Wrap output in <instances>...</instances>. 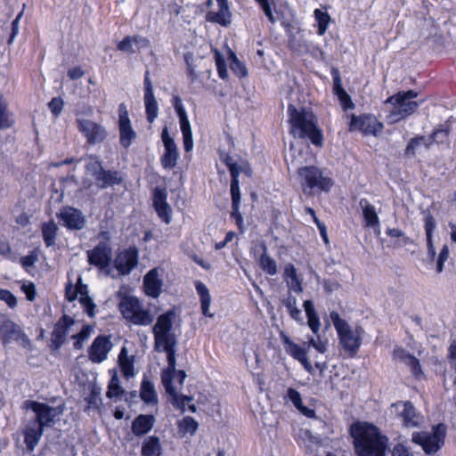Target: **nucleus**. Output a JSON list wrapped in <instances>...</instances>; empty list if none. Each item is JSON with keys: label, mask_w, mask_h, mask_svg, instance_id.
<instances>
[{"label": "nucleus", "mask_w": 456, "mask_h": 456, "mask_svg": "<svg viewBox=\"0 0 456 456\" xmlns=\"http://www.w3.org/2000/svg\"><path fill=\"white\" fill-rule=\"evenodd\" d=\"M351 436L358 456H385L387 440L374 425L356 422L351 426Z\"/></svg>", "instance_id": "f257e3e1"}, {"label": "nucleus", "mask_w": 456, "mask_h": 456, "mask_svg": "<svg viewBox=\"0 0 456 456\" xmlns=\"http://www.w3.org/2000/svg\"><path fill=\"white\" fill-rule=\"evenodd\" d=\"M290 133L295 138H308L316 146L322 144V134L317 126L314 113L305 108L297 110L294 105L288 107Z\"/></svg>", "instance_id": "f03ea898"}, {"label": "nucleus", "mask_w": 456, "mask_h": 456, "mask_svg": "<svg viewBox=\"0 0 456 456\" xmlns=\"http://www.w3.org/2000/svg\"><path fill=\"white\" fill-rule=\"evenodd\" d=\"M158 352H165L167 354V367L161 373V382L165 387L167 393L171 396L172 403L181 409L185 410V405L193 400L192 396H180L178 395V387L172 385L174 378L178 379L180 386L183 385L186 378L184 370H175V353L176 346H169L166 349H156Z\"/></svg>", "instance_id": "7ed1b4c3"}, {"label": "nucleus", "mask_w": 456, "mask_h": 456, "mask_svg": "<svg viewBox=\"0 0 456 456\" xmlns=\"http://www.w3.org/2000/svg\"><path fill=\"white\" fill-rule=\"evenodd\" d=\"M419 94L413 90L402 91L388 97L385 101V104H390L391 109L387 115L390 123H397L402 119L415 113L419 103L413 99L417 98Z\"/></svg>", "instance_id": "20e7f679"}, {"label": "nucleus", "mask_w": 456, "mask_h": 456, "mask_svg": "<svg viewBox=\"0 0 456 456\" xmlns=\"http://www.w3.org/2000/svg\"><path fill=\"white\" fill-rule=\"evenodd\" d=\"M176 314L174 310H168L160 314L152 327L155 349H166L169 346H176L177 336L175 331Z\"/></svg>", "instance_id": "39448f33"}, {"label": "nucleus", "mask_w": 456, "mask_h": 456, "mask_svg": "<svg viewBox=\"0 0 456 456\" xmlns=\"http://www.w3.org/2000/svg\"><path fill=\"white\" fill-rule=\"evenodd\" d=\"M118 308L122 316L134 325L148 326L154 320L151 309L134 296L124 297L119 302Z\"/></svg>", "instance_id": "423d86ee"}, {"label": "nucleus", "mask_w": 456, "mask_h": 456, "mask_svg": "<svg viewBox=\"0 0 456 456\" xmlns=\"http://www.w3.org/2000/svg\"><path fill=\"white\" fill-rule=\"evenodd\" d=\"M297 177L305 194H312L315 189L329 191L333 185L332 180L323 176L322 171L314 166L298 168Z\"/></svg>", "instance_id": "0eeeda50"}, {"label": "nucleus", "mask_w": 456, "mask_h": 456, "mask_svg": "<svg viewBox=\"0 0 456 456\" xmlns=\"http://www.w3.org/2000/svg\"><path fill=\"white\" fill-rule=\"evenodd\" d=\"M330 319L338 332L339 342L345 351L354 355L361 346V329H352L349 324L340 318L337 312L330 313Z\"/></svg>", "instance_id": "6e6552de"}, {"label": "nucleus", "mask_w": 456, "mask_h": 456, "mask_svg": "<svg viewBox=\"0 0 456 456\" xmlns=\"http://www.w3.org/2000/svg\"><path fill=\"white\" fill-rule=\"evenodd\" d=\"M24 404L27 409L32 411L31 418L44 428L53 427L56 419L63 413L65 409L63 404L53 407L37 401H26Z\"/></svg>", "instance_id": "1a4fd4ad"}, {"label": "nucleus", "mask_w": 456, "mask_h": 456, "mask_svg": "<svg viewBox=\"0 0 456 456\" xmlns=\"http://www.w3.org/2000/svg\"><path fill=\"white\" fill-rule=\"evenodd\" d=\"M0 340L4 346L12 342H16L24 348L30 346V339L23 329L4 315L0 316Z\"/></svg>", "instance_id": "9d476101"}, {"label": "nucleus", "mask_w": 456, "mask_h": 456, "mask_svg": "<svg viewBox=\"0 0 456 456\" xmlns=\"http://www.w3.org/2000/svg\"><path fill=\"white\" fill-rule=\"evenodd\" d=\"M445 434L444 425L440 424L433 428L431 432L414 433L412 441L421 445L426 453L436 452L443 444Z\"/></svg>", "instance_id": "9b49d317"}, {"label": "nucleus", "mask_w": 456, "mask_h": 456, "mask_svg": "<svg viewBox=\"0 0 456 456\" xmlns=\"http://www.w3.org/2000/svg\"><path fill=\"white\" fill-rule=\"evenodd\" d=\"M76 122L89 144L100 143L107 138V130L101 124L86 118H78Z\"/></svg>", "instance_id": "f8f14e48"}, {"label": "nucleus", "mask_w": 456, "mask_h": 456, "mask_svg": "<svg viewBox=\"0 0 456 456\" xmlns=\"http://www.w3.org/2000/svg\"><path fill=\"white\" fill-rule=\"evenodd\" d=\"M80 281L81 279L79 278L76 288H73L72 284L66 286V298L71 302L79 296L78 300L84 307L85 312L90 317H94L96 305L93 299L87 295V287L83 285Z\"/></svg>", "instance_id": "ddd939ff"}, {"label": "nucleus", "mask_w": 456, "mask_h": 456, "mask_svg": "<svg viewBox=\"0 0 456 456\" xmlns=\"http://www.w3.org/2000/svg\"><path fill=\"white\" fill-rule=\"evenodd\" d=\"M383 126L372 115H360L353 114L349 124V131H359L365 134H377L381 132Z\"/></svg>", "instance_id": "4468645a"}, {"label": "nucleus", "mask_w": 456, "mask_h": 456, "mask_svg": "<svg viewBox=\"0 0 456 456\" xmlns=\"http://www.w3.org/2000/svg\"><path fill=\"white\" fill-rule=\"evenodd\" d=\"M174 108L179 118L180 127L183 139L184 151L189 152L193 148L192 132L187 117V113L179 96L174 97Z\"/></svg>", "instance_id": "2eb2a0df"}, {"label": "nucleus", "mask_w": 456, "mask_h": 456, "mask_svg": "<svg viewBox=\"0 0 456 456\" xmlns=\"http://www.w3.org/2000/svg\"><path fill=\"white\" fill-rule=\"evenodd\" d=\"M60 223L69 230H82L86 226V216L72 207H63L57 214Z\"/></svg>", "instance_id": "dca6fc26"}, {"label": "nucleus", "mask_w": 456, "mask_h": 456, "mask_svg": "<svg viewBox=\"0 0 456 456\" xmlns=\"http://www.w3.org/2000/svg\"><path fill=\"white\" fill-rule=\"evenodd\" d=\"M77 322L68 315H63L54 325L51 335V343L55 350L66 341L67 336L73 330Z\"/></svg>", "instance_id": "f3484780"}, {"label": "nucleus", "mask_w": 456, "mask_h": 456, "mask_svg": "<svg viewBox=\"0 0 456 456\" xmlns=\"http://www.w3.org/2000/svg\"><path fill=\"white\" fill-rule=\"evenodd\" d=\"M138 264V251L135 248H129L119 251L115 259L114 266L119 275H126Z\"/></svg>", "instance_id": "a211bd4d"}, {"label": "nucleus", "mask_w": 456, "mask_h": 456, "mask_svg": "<svg viewBox=\"0 0 456 456\" xmlns=\"http://www.w3.org/2000/svg\"><path fill=\"white\" fill-rule=\"evenodd\" d=\"M113 346L112 342L107 336H98L94 338L92 345L88 348V358L94 363H101L104 362L108 354Z\"/></svg>", "instance_id": "6ab92c4d"}, {"label": "nucleus", "mask_w": 456, "mask_h": 456, "mask_svg": "<svg viewBox=\"0 0 456 456\" xmlns=\"http://www.w3.org/2000/svg\"><path fill=\"white\" fill-rule=\"evenodd\" d=\"M86 255L89 265L104 269L111 261V248L109 243L102 241L93 249L87 250Z\"/></svg>", "instance_id": "aec40b11"}, {"label": "nucleus", "mask_w": 456, "mask_h": 456, "mask_svg": "<svg viewBox=\"0 0 456 456\" xmlns=\"http://www.w3.org/2000/svg\"><path fill=\"white\" fill-rule=\"evenodd\" d=\"M392 411L398 416L406 428H414L419 424V417L416 414L415 408L410 402H397L393 403Z\"/></svg>", "instance_id": "412c9836"}, {"label": "nucleus", "mask_w": 456, "mask_h": 456, "mask_svg": "<svg viewBox=\"0 0 456 456\" xmlns=\"http://www.w3.org/2000/svg\"><path fill=\"white\" fill-rule=\"evenodd\" d=\"M44 429L45 428L32 418L25 421L22 434L24 436V443L28 451L32 452L37 445L44 434Z\"/></svg>", "instance_id": "4be33fe9"}, {"label": "nucleus", "mask_w": 456, "mask_h": 456, "mask_svg": "<svg viewBox=\"0 0 456 456\" xmlns=\"http://www.w3.org/2000/svg\"><path fill=\"white\" fill-rule=\"evenodd\" d=\"M161 137L165 146V153L161 158V164L165 168H172L176 165L178 158L176 144L173 138L170 137L167 127L163 129Z\"/></svg>", "instance_id": "5701e85b"}, {"label": "nucleus", "mask_w": 456, "mask_h": 456, "mask_svg": "<svg viewBox=\"0 0 456 456\" xmlns=\"http://www.w3.org/2000/svg\"><path fill=\"white\" fill-rule=\"evenodd\" d=\"M153 205L159 216L166 223L169 224L172 218V209L167 202V193L159 188L154 191Z\"/></svg>", "instance_id": "b1692460"}, {"label": "nucleus", "mask_w": 456, "mask_h": 456, "mask_svg": "<svg viewBox=\"0 0 456 456\" xmlns=\"http://www.w3.org/2000/svg\"><path fill=\"white\" fill-rule=\"evenodd\" d=\"M150 46V42L146 37L141 36H127L120 41L117 47L119 51L126 53H135L140 51L142 48H148Z\"/></svg>", "instance_id": "393cba45"}, {"label": "nucleus", "mask_w": 456, "mask_h": 456, "mask_svg": "<svg viewBox=\"0 0 456 456\" xmlns=\"http://www.w3.org/2000/svg\"><path fill=\"white\" fill-rule=\"evenodd\" d=\"M218 11H211L207 14V20L218 23L222 26H228L231 23V13L227 0H216Z\"/></svg>", "instance_id": "a878e982"}, {"label": "nucleus", "mask_w": 456, "mask_h": 456, "mask_svg": "<svg viewBox=\"0 0 456 456\" xmlns=\"http://www.w3.org/2000/svg\"><path fill=\"white\" fill-rule=\"evenodd\" d=\"M119 142L124 148H128L136 138V132L133 129L129 117L125 114L118 120Z\"/></svg>", "instance_id": "bb28decb"}, {"label": "nucleus", "mask_w": 456, "mask_h": 456, "mask_svg": "<svg viewBox=\"0 0 456 456\" xmlns=\"http://www.w3.org/2000/svg\"><path fill=\"white\" fill-rule=\"evenodd\" d=\"M145 293L152 297H157L161 291V281L156 269L151 270L144 277Z\"/></svg>", "instance_id": "cd10ccee"}, {"label": "nucleus", "mask_w": 456, "mask_h": 456, "mask_svg": "<svg viewBox=\"0 0 456 456\" xmlns=\"http://www.w3.org/2000/svg\"><path fill=\"white\" fill-rule=\"evenodd\" d=\"M154 421L152 415H139L132 424V431L137 436H143L151 430Z\"/></svg>", "instance_id": "c85d7f7f"}, {"label": "nucleus", "mask_w": 456, "mask_h": 456, "mask_svg": "<svg viewBox=\"0 0 456 456\" xmlns=\"http://www.w3.org/2000/svg\"><path fill=\"white\" fill-rule=\"evenodd\" d=\"M436 228V223L432 215L428 214L425 216V232L428 246V254L431 261L435 260L436 252L433 243V232Z\"/></svg>", "instance_id": "c756f323"}, {"label": "nucleus", "mask_w": 456, "mask_h": 456, "mask_svg": "<svg viewBox=\"0 0 456 456\" xmlns=\"http://www.w3.org/2000/svg\"><path fill=\"white\" fill-rule=\"evenodd\" d=\"M284 279L289 289L296 293L303 291L302 282L297 276V269L292 264H287L284 267Z\"/></svg>", "instance_id": "7c9ffc66"}, {"label": "nucleus", "mask_w": 456, "mask_h": 456, "mask_svg": "<svg viewBox=\"0 0 456 456\" xmlns=\"http://www.w3.org/2000/svg\"><path fill=\"white\" fill-rule=\"evenodd\" d=\"M195 289L200 297L201 311L203 315L208 317H213L214 314L209 312L211 297L208 289L200 281H195Z\"/></svg>", "instance_id": "2f4dec72"}, {"label": "nucleus", "mask_w": 456, "mask_h": 456, "mask_svg": "<svg viewBox=\"0 0 456 456\" xmlns=\"http://www.w3.org/2000/svg\"><path fill=\"white\" fill-rule=\"evenodd\" d=\"M134 355H128L126 348L122 347L118 355V364L122 374L127 379L134 376Z\"/></svg>", "instance_id": "473e14b6"}, {"label": "nucleus", "mask_w": 456, "mask_h": 456, "mask_svg": "<svg viewBox=\"0 0 456 456\" xmlns=\"http://www.w3.org/2000/svg\"><path fill=\"white\" fill-rule=\"evenodd\" d=\"M281 339L286 352L298 362L306 356V351L297 344L294 343L286 334L281 333Z\"/></svg>", "instance_id": "72a5a7b5"}, {"label": "nucleus", "mask_w": 456, "mask_h": 456, "mask_svg": "<svg viewBox=\"0 0 456 456\" xmlns=\"http://www.w3.org/2000/svg\"><path fill=\"white\" fill-rule=\"evenodd\" d=\"M304 309L307 316V324L311 330L317 334L321 327V322L314 309V305L312 300H305L304 302Z\"/></svg>", "instance_id": "f704fd0d"}, {"label": "nucleus", "mask_w": 456, "mask_h": 456, "mask_svg": "<svg viewBox=\"0 0 456 456\" xmlns=\"http://www.w3.org/2000/svg\"><path fill=\"white\" fill-rule=\"evenodd\" d=\"M141 399L146 403L156 405L158 403V397L156 390L152 382L143 379L141 385L140 392Z\"/></svg>", "instance_id": "c9c22d12"}, {"label": "nucleus", "mask_w": 456, "mask_h": 456, "mask_svg": "<svg viewBox=\"0 0 456 456\" xmlns=\"http://www.w3.org/2000/svg\"><path fill=\"white\" fill-rule=\"evenodd\" d=\"M360 205L362 208V215L366 225L370 227H375L379 224V220L376 210L372 205H370L366 200H362Z\"/></svg>", "instance_id": "e433bc0d"}, {"label": "nucleus", "mask_w": 456, "mask_h": 456, "mask_svg": "<svg viewBox=\"0 0 456 456\" xmlns=\"http://www.w3.org/2000/svg\"><path fill=\"white\" fill-rule=\"evenodd\" d=\"M288 397L293 403L294 406L305 416L314 418L315 412L314 410L309 409L303 405L300 394L294 388L288 389Z\"/></svg>", "instance_id": "4c0bfd02"}, {"label": "nucleus", "mask_w": 456, "mask_h": 456, "mask_svg": "<svg viewBox=\"0 0 456 456\" xmlns=\"http://www.w3.org/2000/svg\"><path fill=\"white\" fill-rule=\"evenodd\" d=\"M95 180L102 188H106L110 185H114L119 183L118 175L115 172L105 171L103 169L99 170L94 174Z\"/></svg>", "instance_id": "58836bf2"}, {"label": "nucleus", "mask_w": 456, "mask_h": 456, "mask_svg": "<svg viewBox=\"0 0 456 456\" xmlns=\"http://www.w3.org/2000/svg\"><path fill=\"white\" fill-rule=\"evenodd\" d=\"M58 226L54 221L51 220L47 223H44L42 225L43 239L47 247L55 245V240L57 236Z\"/></svg>", "instance_id": "ea45409f"}, {"label": "nucleus", "mask_w": 456, "mask_h": 456, "mask_svg": "<svg viewBox=\"0 0 456 456\" xmlns=\"http://www.w3.org/2000/svg\"><path fill=\"white\" fill-rule=\"evenodd\" d=\"M94 332V327L89 324L83 325L81 330L73 334L71 338L74 339V348L81 350L84 347V343L87 341Z\"/></svg>", "instance_id": "a19ab883"}, {"label": "nucleus", "mask_w": 456, "mask_h": 456, "mask_svg": "<svg viewBox=\"0 0 456 456\" xmlns=\"http://www.w3.org/2000/svg\"><path fill=\"white\" fill-rule=\"evenodd\" d=\"M160 443L158 437L150 436L142 444V456H159L160 454Z\"/></svg>", "instance_id": "79ce46f5"}, {"label": "nucleus", "mask_w": 456, "mask_h": 456, "mask_svg": "<svg viewBox=\"0 0 456 456\" xmlns=\"http://www.w3.org/2000/svg\"><path fill=\"white\" fill-rule=\"evenodd\" d=\"M144 105H145L147 120L150 123H152L158 117V113H159V105H158V102H157V100H156L154 94L153 95H144Z\"/></svg>", "instance_id": "37998d69"}, {"label": "nucleus", "mask_w": 456, "mask_h": 456, "mask_svg": "<svg viewBox=\"0 0 456 456\" xmlns=\"http://www.w3.org/2000/svg\"><path fill=\"white\" fill-rule=\"evenodd\" d=\"M259 265L264 272L269 275H274L277 273V265L274 259L266 254V248L264 247V253L259 258Z\"/></svg>", "instance_id": "c03bdc74"}, {"label": "nucleus", "mask_w": 456, "mask_h": 456, "mask_svg": "<svg viewBox=\"0 0 456 456\" xmlns=\"http://www.w3.org/2000/svg\"><path fill=\"white\" fill-rule=\"evenodd\" d=\"M124 394V390L120 386L119 379L116 372L111 377V379L108 386V391L106 395L109 398L120 397Z\"/></svg>", "instance_id": "a18cd8bd"}, {"label": "nucleus", "mask_w": 456, "mask_h": 456, "mask_svg": "<svg viewBox=\"0 0 456 456\" xmlns=\"http://www.w3.org/2000/svg\"><path fill=\"white\" fill-rule=\"evenodd\" d=\"M398 355L406 365L411 368L414 375L421 372L419 362L415 356L406 353L404 350H400Z\"/></svg>", "instance_id": "49530a36"}, {"label": "nucleus", "mask_w": 456, "mask_h": 456, "mask_svg": "<svg viewBox=\"0 0 456 456\" xmlns=\"http://www.w3.org/2000/svg\"><path fill=\"white\" fill-rule=\"evenodd\" d=\"M314 17L318 23V34L323 35L330 24V17L327 12H323L320 9L314 11Z\"/></svg>", "instance_id": "de8ad7c7"}, {"label": "nucleus", "mask_w": 456, "mask_h": 456, "mask_svg": "<svg viewBox=\"0 0 456 456\" xmlns=\"http://www.w3.org/2000/svg\"><path fill=\"white\" fill-rule=\"evenodd\" d=\"M198 422L191 417H184L178 423V427L183 433L194 434L198 429Z\"/></svg>", "instance_id": "09e8293b"}, {"label": "nucleus", "mask_w": 456, "mask_h": 456, "mask_svg": "<svg viewBox=\"0 0 456 456\" xmlns=\"http://www.w3.org/2000/svg\"><path fill=\"white\" fill-rule=\"evenodd\" d=\"M231 196H232V209L237 211L239 208V205L240 202V191L239 186V181H232L231 182Z\"/></svg>", "instance_id": "8fccbe9b"}, {"label": "nucleus", "mask_w": 456, "mask_h": 456, "mask_svg": "<svg viewBox=\"0 0 456 456\" xmlns=\"http://www.w3.org/2000/svg\"><path fill=\"white\" fill-rule=\"evenodd\" d=\"M256 1L261 6L263 12H265V15L267 17L269 21L273 24L275 23L276 18L274 17L273 13L272 4L269 2V0H256Z\"/></svg>", "instance_id": "3c124183"}, {"label": "nucleus", "mask_w": 456, "mask_h": 456, "mask_svg": "<svg viewBox=\"0 0 456 456\" xmlns=\"http://www.w3.org/2000/svg\"><path fill=\"white\" fill-rule=\"evenodd\" d=\"M449 248L447 245H444L437 258L436 270L438 273H442L444 270V264L449 257Z\"/></svg>", "instance_id": "603ef678"}, {"label": "nucleus", "mask_w": 456, "mask_h": 456, "mask_svg": "<svg viewBox=\"0 0 456 456\" xmlns=\"http://www.w3.org/2000/svg\"><path fill=\"white\" fill-rule=\"evenodd\" d=\"M0 299L4 301L12 308L17 304V299L14 295L7 289L0 290Z\"/></svg>", "instance_id": "864d4df0"}, {"label": "nucleus", "mask_w": 456, "mask_h": 456, "mask_svg": "<svg viewBox=\"0 0 456 456\" xmlns=\"http://www.w3.org/2000/svg\"><path fill=\"white\" fill-rule=\"evenodd\" d=\"M48 106L54 116H59L63 108V102L61 98L55 97L51 100Z\"/></svg>", "instance_id": "5fc2aeb1"}, {"label": "nucleus", "mask_w": 456, "mask_h": 456, "mask_svg": "<svg viewBox=\"0 0 456 456\" xmlns=\"http://www.w3.org/2000/svg\"><path fill=\"white\" fill-rule=\"evenodd\" d=\"M22 291L26 294L27 299L33 301L36 296L35 285L33 283L23 284L21 286Z\"/></svg>", "instance_id": "6e6d98bb"}, {"label": "nucleus", "mask_w": 456, "mask_h": 456, "mask_svg": "<svg viewBox=\"0 0 456 456\" xmlns=\"http://www.w3.org/2000/svg\"><path fill=\"white\" fill-rule=\"evenodd\" d=\"M309 346L314 347L318 352L323 354L327 350V343L322 340H316L314 338H311L308 342Z\"/></svg>", "instance_id": "4d7b16f0"}, {"label": "nucleus", "mask_w": 456, "mask_h": 456, "mask_svg": "<svg viewBox=\"0 0 456 456\" xmlns=\"http://www.w3.org/2000/svg\"><path fill=\"white\" fill-rule=\"evenodd\" d=\"M153 94V86L150 78V71L146 70L144 74V95Z\"/></svg>", "instance_id": "13d9d810"}, {"label": "nucleus", "mask_w": 456, "mask_h": 456, "mask_svg": "<svg viewBox=\"0 0 456 456\" xmlns=\"http://www.w3.org/2000/svg\"><path fill=\"white\" fill-rule=\"evenodd\" d=\"M393 456H413V454L403 444L394 447Z\"/></svg>", "instance_id": "bf43d9fd"}, {"label": "nucleus", "mask_w": 456, "mask_h": 456, "mask_svg": "<svg viewBox=\"0 0 456 456\" xmlns=\"http://www.w3.org/2000/svg\"><path fill=\"white\" fill-rule=\"evenodd\" d=\"M85 75V71L80 67H75L68 71V76L71 80L81 78Z\"/></svg>", "instance_id": "052dcab7"}, {"label": "nucleus", "mask_w": 456, "mask_h": 456, "mask_svg": "<svg viewBox=\"0 0 456 456\" xmlns=\"http://www.w3.org/2000/svg\"><path fill=\"white\" fill-rule=\"evenodd\" d=\"M229 171L232 176V181H239V175L242 172V167L235 162L234 165H229Z\"/></svg>", "instance_id": "680f3d73"}, {"label": "nucleus", "mask_w": 456, "mask_h": 456, "mask_svg": "<svg viewBox=\"0 0 456 456\" xmlns=\"http://www.w3.org/2000/svg\"><path fill=\"white\" fill-rule=\"evenodd\" d=\"M338 96H339V99H340V101L342 102V103L344 105V108L347 109V108H353L354 107V104L351 102L350 97L344 91V89H342V88L340 89V92L338 93Z\"/></svg>", "instance_id": "e2e57ef3"}, {"label": "nucleus", "mask_w": 456, "mask_h": 456, "mask_svg": "<svg viewBox=\"0 0 456 456\" xmlns=\"http://www.w3.org/2000/svg\"><path fill=\"white\" fill-rule=\"evenodd\" d=\"M297 298L292 295H289L287 297L282 299V304L288 311L297 307Z\"/></svg>", "instance_id": "0e129e2a"}, {"label": "nucleus", "mask_w": 456, "mask_h": 456, "mask_svg": "<svg viewBox=\"0 0 456 456\" xmlns=\"http://www.w3.org/2000/svg\"><path fill=\"white\" fill-rule=\"evenodd\" d=\"M448 130L446 128H440L433 132L432 137L435 142H443L444 138L447 136Z\"/></svg>", "instance_id": "69168bd1"}, {"label": "nucleus", "mask_w": 456, "mask_h": 456, "mask_svg": "<svg viewBox=\"0 0 456 456\" xmlns=\"http://www.w3.org/2000/svg\"><path fill=\"white\" fill-rule=\"evenodd\" d=\"M447 358L451 362H456V339L452 340L448 347Z\"/></svg>", "instance_id": "338daca9"}, {"label": "nucleus", "mask_w": 456, "mask_h": 456, "mask_svg": "<svg viewBox=\"0 0 456 456\" xmlns=\"http://www.w3.org/2000/svg\"><path fill=\"white\" fill-rule=\"evenodd\" d=\"M37 261V256L33 255L25 256L20 258V263L24 267L33 266Z\"/></svg>", "instance_id": "774afa93"}]
</instances>
